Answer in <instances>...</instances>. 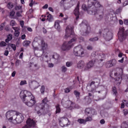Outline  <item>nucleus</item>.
Returning a JSON list of instances; mask_svg holds the SVG:
<instances>
[{
	"instance_id": "72a5a7b5",
	"label": "nucleus",
	"mask_w": 128,
	"mask_h": 128,
	"mask_svg": "<svg viewBox=\"0 0 128 128\" xmlns=\"http://www.w3.org/2000/svg\"><path fill=\"white\" fill-rule=\"evenodd\" d=\"M39 109L40 108L38 106H36L35 108V110L36 111L37 113L38 114H40L41 112L40 111Z\"/></svg>"
},
{
	"instance_id": "c03bdc74",
	"label": "nucleus",
	"mask_w": 128,
	"mask_h": 128,
	"mask_svg": "<svg viewBox=\"0 0 128 128\" xmlns=\"http://www.w3.org/2000/svg\"><path fill=\"white\" fill-rule=\"evenodd\" d=\"M116 61L115 60H113L111 61V64H112V66L115 64H116Z\"/></svg>"
},
{
	"instance_id": "c756f323",
	"label": "nucleus",
	"mask_w": 128,
	"mask_h": 128,
	"mask_svg": "<svg viewBox=\"0 0 128 128\" xmlns=\"http://www.w3.org/2000/svg\"><path fill=\"white\" fill-rule=\"evenodd\" d=\"M62 72H66L67 70V68L65 66H62L61 67Z\"/></svg>"
},
{
	"instance_id": "473e14b6",
	"label": "nucleus",
	"mask_w": 128,
	"mask_h": 128,
	"mask_svg": "<svg viewBox=\"0 0 128 128\" xmlns=\"http://www.w3.org/2000/svg\"><path fill=\"white\" fill-rule=\"evenodd\" d=\"M74 94L76 95L77 98H79L80 94V93L79 92L76 90H75L74 91Z\"/></svg>"
},
{
	"instance_id": "e2e57ef3",
	"label": "nucleus",
	"mask_w": 128,
	"mask_h": 128,
	"mask_svg": "<svg viewBox=\"0 0 128 128\" xmlns=\"http://www.w3.org/2000/svg\"><path fill=\"white\" fill-rule=\"evenodd\" d=\"M16 71H14L13 72L12 74V77H14L16 74Z\"/></svg>"
},
{
	"instance_id": "2eb2a0df",
	"label": "nucleus",
	"mask_w": 128,
	"mask_h": 128,
	"mask_svg": "<svg viewBox=\"0 0 128 128\" xmlns=\"http://www.w3.org/2000/svg\"><path fill=\"white\" fill-rule=\"evenodd\" d=\"M48 46L47 44V47L45 49H43L42 47L40 48V50H43L42 54L46 58H47L48 57Z\"/></svg>"
},
{
	"instance_id": "338daca9",
	"label": "nucleus",
	"mask_w": 128,
	"mask_h": 128,
	"mask_svg": "<svg viewBox=\"0 0 128 128\" xmlns=\"http://www.w3.org/2000/svg\"><path fill=\"white\" fill-rule=\"evenodd\" d=\"M48 5L46 4L42 7V8H43L46 9L48 8Z\"/></svg>"
},
{
	"instance_id": "603ef678",
	"label": "nucleus",
	"mask_w": 128,
	"mask_h": 128,
	"mask_svg": "<svg viewBox=\"0 0 128 128\" xmlns=\"http://www.w3.org/2000/svg\"><path fill=\"white\" fill-rule=\"evenodd\" d=\"M20 24L22 27H23L24 25V22L22 20L20 22Z\"/></svg>"
},
{
	"instance_id": "b1692460",
	"label": "nucleus",
	"mask_w": 128,
	"mask_h": 128,
	"mask_svg": "<svg viewBox=\"0 0 128 128\" xmlns=\"http://www.w3.org/2000/svg\"><path fill=\"white\" fill-rule=\"evenodd\" d=\"M59 57V55L56 53H54L52 55V58L55 60H58Z\"/></svg>"
},
{
	"instance_id": "1a4fd4ad",
	"label": "nucleus",
	"mask_w": 128,
	"mask_h": 128,
	"mask_svg": "<svg viewBox=\"0 0 128 128\" xmlns=\"http://www.w3.org/2000/svg\"><path fill=\"white\" fill-rule=\"evenodd\" d=\"M60 125L62 127L66 126L70 124L68 119L66 118H62L59 119Z\"/></svg>"
},
{
	"instance_id": "4d7b16f0",
	"label": "nucleus",
	"mask_w": 128,
	"mask_h": 128,
	"mask_svg": "<svg viewBox=\"0 0 128 128\" xmlns=\"http://www.w3.org/2000/svg\"><path fill=\"white\" fill-rule=\"evenodd\" d=\"M30 6H32L34 2L32 0H30Z\"/></svg>"
},
{
	"instance_id": "052dcab7",
	"label": "nucleus",
	"mask_w": 128,
	"mask_h": 128,
	"mask_svg": "<svg viewBox=\"0 0 128 128\" xmlns=\"http://www.w3.org/2000/svg\"><path fill=\"white\" fill-rule=\"evenodd\" d=\"M105 121L103 119H102L100 121V123L101 124H104Z\"/></svg>"
},
{
	"instance_id": "5fc2aeb1",
	"label": "nucleus",
	"mask_w": 128,
	"mask_h": 128,
	"mask_svg": "<svg viewBox=\"0 0 128 128\" xmlns=\"http://www.w3.org/2000/svg\"><path fill=\"white\" fill-rule=\"evenodd\" d=\"M54 66V64L52 63H49L48 64V66L49 67L52 68Z\"/></svg>"
},
{
	"instance_id": "7c9ffc66",
	"label": "nucleus",
	"mask_w": 128,
	"mask_h": 128,
	"mask_svg": "<svg viewBox=\"0 0 128 128\" xmlns=\"http://www.w3.org/2000/svg\"><path fill=\"white\" fill-rule=\"evenodd\" d=\"M78 121L80 124H85L86 122L85 120L80 118L78 119Z\"/></svg>"
},
{
	"instance_id": "58836bf2",
	"label": "nucleus",
	"mask_w": 128,
	"mask_h": 128,
	"mask_svg": "<svg viewBox=\"0 0 128 128\" xmlns=\"http://www.w3.org/2000/svg\"><path fill=\"white\" fill-rule=\"evenodd\" d=\"M26 84V81L25 80H22L21 81L20 84L21 86L23 85Z\"/></svg>"
},
{
	"instance_id": "bb28decb",
	"label": "nucleus",
	"mask_w": 128,
	"mask_h": 128,
	"mask_svg": "<svg viewBox=\"0 0 128 128\" xmlns=\"http://www.w3.org/2000/svg\"><path fill=\"white\" fill-rule=\"evenodd\" d=\"M105 66L107 68H110L112 66V65L111 64V61H109L107 62L105 64Z\"/></svg>"
},
{
	"instance_id": "4be33fe9",
	"label": "nucleus",
	"mask_w": 128,
	"mask_h": 128,
	"mask_svg": "<svg viewBox=\"0 0 128 128\" xmlns=\"http://www.w3.org/2000/svg\"><path fill=\"white\" fill-rule=\"evenodd\" d=\"M47 19L50 22H51L53 20V18L52 16L50 14H49L48 12H47Z\"/></svg>"
},
{
	"instance_id": "0e129e2a",
	"label": "nucleus",
	"mask_w": 128,
	"mask_h": 128,
	"mask_svg": "<svg viewBox=\"0 0 128 128\" xmlns=\"http://www.w3.org/2000/svg\"><path fill=\"white\" fill-rule=\"evenodd\" d=\"M26 37V35L25 34H24L22 35L21 36V38L22 40H24Z\"/></svg>"
},
{
	"instance_id": "e433bc0d",
	"label": "nucleus",
	"mask_w": 128,
	"mask_h": 128,
	"mask_svg": "<svg viewBox=\"0 0 128 128\" xmlns=\"http://www.w3.org/2000/svg\"><path fill=\"white\" fill-rule=\"evenodd\" d=\"M92 118L91 116H89V117H87L85 120L86 122L87 121H90L92 120Z\"/></svg>"
},
{
	"instance_id": "c85d7f7f",
	"label": "nucleus",
	"mask_w": 128,
	"mask_h": 128,
	"mask_svg": "<svg viewBox=\"0 0 128 128\" xmlns=\"http://www.w3.org/2000/svg\"><path fill=\"white\" fill-rule=\"evenodd\" d=\"M104 54H100L99 56H98V59L97 60H98V61H99L100 60L101 61H102L103 59L102 58L104 57Z\"/></svg>"
},
{
	"instance_id": "f8f14e48",
	"label": "nucleus",
	"mask_w": 128,
	"mask_h": 128,
	"mask_svg": "<svg viewBox=\"0 0 128 128\" xmlns=\"http://www.w3.org/2000/svg\"><path fill=\"white\" fill-rule=\"evenodd\" d=\"M29 86L32 90H35L38 88L39 85L38 82L35 81H33L29 82Z\"/></svg>"
},
{
	"instance_id": "6ab92c4d",
	"label": "nucleus",
	"mask_w": 128,
	"mask_h": 128,
	"mask_svg": "<svg viewBox=\"0 0 128 128\" xmlns=\"http://www.w3.org/2000/svg\"><path fill=\"white\" fill-rule=\"evenodd\" d=\"M12 28L15 30L14 32V36H18L20 34V32L19 31V30H20L19 28L18 27H13Z\"/></svg>"
},
{
	"instance_id": "7ed1b4c3",
	"label": "nucleus",
	"mask_w": 128,
	"mask_h": 128,
	"mask_svg": "<svg viewBox=\"0 0 128 128\" xmlns=\"http://www.w3.org/2000/svg\"><path fill=\"white\" fill-rule=\"evenodd\" d=\"M20 96L23 102L29 107L34 105L36 102V98L30 92L26 90H22Z\"/></svg>"
},
{
	"instance_id": "cd10ccee",
	"label": "nucleus",
	"mask_w": 128,
	"mask_h": 128,
	"mask_svg": "<svg viewBox=\"0 0 128 128\" xmlns=\"http://www.w3.org/2000/svg\"><path fill=\"white\" fill-rule=\"evenodd\" d=\"M30 43V42L29 41H25L23 42V45L25 46H28L29 45Z\"/></svg>"
},
{
	"instance_id": "ea45409f",
	"label": "nucleus",
	"mask_w": 128,
	"mask_h": 128,
	"mask_svg": "<svg viewBox=\"0 0 128 128\" xmlns=\"http://www.w3.org/2000/svg\"><path fill=\"white\" fill-rule=\"evenodd\" d=\"M98 40V38L97 37H95L94 38H91L90 39V40L91 41H94L96 40Z\"/></svg>"
},
{
	"instance_id": "09e8293b",
	"label": "nucleus",
	"mask_w": 128,
	"mask_h": 128,
	"mask_svg": "<svg viewBox=\"0 0 128 128\" xmlns=\"http://www.w3.org/2000/svg\"><path fill=\"white\" fill-rule=\"evenodd\" d=\"M22 8V6L20 5H18L17 6L16 8V10L21 9Z\"/></svg>"
},
{
	"instance_id": "774afa93",
	"label": "nucleus",
	"mask_w": 128,
	"mask_h": 128,
	"mask_svg": "<svg viewBox=\"0 0 128 128\" xmlns=\"http://www.w3.org/2000/svg\"><path fill=\"white\" fill-rule=\"evenodd\" d=\"M22 128H30V127H28V126H27V125H26L23 127Z\"/></svg>"
},
{
	"instance_id": "2f4dec72",
	"label": "nucleus",
	"mask_w": 128,
	"mask_h": 128,
	"mask_svg": "<svg viewBox=\"0 0 128 128\" xmlns=\"http://www.w3.org/2000/svg\"><path fill=\"white\" fill-rule=\"evenodd\" d=\"M72 63L71 62H66V65L67 67H69L72 65Z\"/></svg>"
},
{
	"instance_id": "864d4df0",
	"label": "nucleus",
	"mask_w": 128,
	"mask_h": 128,
	"mask_svg": "<svg viewBox=\"0 0 128 128\" xmlns=\"http://www.w3.org/2000/svg\"><path fill=\"white\" fill-rule=\"evenodd\" d=\"M20 62V61L19 60H17L16 61V63H15L16 65V66H18Z\"/></svg>"
},
{
	"instance_id": "a211bd4d",
	"label": "nucleus",
	"mask_w": 128,
	"mask_h": 128,
	"mask_svg": "<svg viewBox=\"0 0 128 128\" xmlns=\"http://www.w3.org/2000/svg\"><path fill=\"white\" fill-rule=\"evenodd\" d=\"M104 37L107 40H110L112 38V34L110 32H108L106 34L104 35Z\"/></svg>"
},
{
	"instance_id": "bf43d9fd",
	"label": "nucleus",
	"mask_w": 128,
	"mask_h": 128,
	"mask_svg": "<svg viewBox=\"0 0 128 128\" xmlns=\"http://www.w3.org/2000/svg\"><path fill=\"white\" fill-rule=\"evenodd\" d=\"M124 104H125V103H124V102H122L121 104V108H123L124 107Z\"/></svg>"
},
{
	"instance_id": "a878e982",
	"label": "nucleus",
	"mask_w": 128,
	"mask_h": 128,
	"mask_svg": "<svg viewBox=\"0 0 128 128\" xmlns=\"http://www.w3.org/2000/svg\"><path fill=\"white\" fill-rule=\"evenodd\" d=\"M56 113L58 114L60 113L61 111V109L60 108V105L59 104H57L56 106Z\"/></svg>"
},
{
	"instance_id": "c9c22d12",
	"label": "nucleus",
	"mask_w": 128,
	"mask_h": 128,
	"mask_svg": "<svg viewBox=\"0 0 128 128\" xmlns=\"http://www.w3.org/2000/svg\"><path fill=\"white\" fill-rule=\"evenodd\" d=\"M70 89H71L70 88H67L64 89V92L66 93H68L70 91Z\"/></svg>"
},
{
	"instance_id": "3c124183",
	"label": "nucleus",
	"mask_w": 128,
	"mask_h": 128,
	"mask_svg": "<svg viewBox=\"0 0 128 128\" xmlns=\"http://www.w3.org/2000/svg\"><path fill=\"white\" fill-rule=\"evenodd\" d=\"M112 90L114 94H116V88L115 87H113L112 88Z\"/></svg>"
},
{
	"instance_id": "5701e85b",
	"label": "nucleus",
	"mask_w": 128,
	"mask_h": 128,
	"mask_svg": "<svg viewBox=\"0 0 128 128\" xmlns=\"http://www.w3.org/2000/svg\"><path fill=\"white\" fill-rule=\"evenodd\" d=\"M12 35L11 34H9L7 37V38L6 40V42H8L10 41L12 39Z\"/></svg>"
},
{
	"instance_id": "0eeeda50",
	"label": "nucleus",
	"mask_w": 128,
	"mask_h": 128,
	"mask_svg": "<svg viewBox=\"0 0 128 128\" xmlns=\"http://www.w3.org/2000/svg\"><path fill=\"white\" fill-rule=\"evenodd\" d=\"M122 73V68H116L114 72V75L115 76H118L116 77V80L118 82H117L118 84H120L121 82V79L120 77Z\"/></svg>"
},
{
	"instance_id": "6e6552de",
	"label": "nucleus",
	"mask_w": 128,
	"mask_h": 128,
	"mask_svg": "<svg viewBox=\"0 0 128 128\" xmlns=\"http://www.w3.org/2000/svg\"><path fill=\"white\" fill-rule=\"evenodd\" d=\"M124 28L121 27L120 28V31L118 33V38L120 41H122L125 38L126 36L128 35V31L124 32Z\"/></svg>"
},
{
	"instance_id": "49530a36",
	"label": "nucleus",
	"mask_w": 128,
	"mask_h": 128,
	"mask_svg": "<svg viewBox=\"0 0 128 128\" xmlns=\"http://www.w3.org/2000/svg\"><path fill=\"white\" fill-rule=\"evenodd\" d=\"M94 82H92L90 84V86L92 88H93L94 86H95Z\"/></svg>"
},
{
	"instance_id": "aec40b11",
	"label": "nucleus",
	"mask_w": 128,
	"mask_h": 128,
	"mask_svg": "<svg viewBox=\"0 0 128 128\" xmlns=\"http://www.w3.org/2000/svg\"><path fill=\"white\" fill-rule=\"evenodd\" d=\"M84 65V62L83 61H80L77 64V67L79 68H82Z\"/></svg>"
},
{
	"instance_id": "79ce46f5",
	"label": "nucleus",
	"mask_w": 128,
	"mask_h": 128,
	"mask_svg": "<svg viewBox=\"0 0 128 128\" xmlns=\"http://www.w3.org/2000/svg\"><path fill=\"white\" fill-rule=\"evenodd\" d=\"M82 7V9L84 10H86L87 9V8L86 7V5L84 4H83Z\"/></svg>"
},
{
	"instance_id": "a18cd8bd",
	"label": "nucleus",
	"mask_w": 128,
	"mask_h": 128,
	"mask_svg": "<svg viewBox=\"0 0 128 128\" xmlns=\"http://www.w3.org/2000/svg\"><path fill=\"white\" fill-rule=\"evenodd\" d=\"M6 45V43L4 42H2L0 43V46H4Z\"/></svg>"
},
{
	"instance_id": "f3484780",
	"label": "nucleus",
	"mask_w": 128,
	"mask_h": 128,
	"mask_svg": "<svg viewBox=\"0 0 128 128\" xmlns=\"http://www.w3.org/2000/svg\"><path fill=\"white\" fill-rule=\"evenodd\" d=\"M95 62V61L93 60L89 62L87 64L86 69V70H87L92 67L93 66Z\"/></svg>"
},
{
	"instance_id": "ddd939ff",
	"label": "nucleus",
	"mask_w": 128,
	"mask_h": 128,
	"mask_svg": "<svg viewBox=\"0 0 128 128\" xmlns=\"http://www.w3.org/2000/svg\"><path fill=\"white\" fill-rule=\"evenodd\" d=\"M85 113L88 116H92L96 114V112L94 109H91L90 108H87L86 109Z\"/></svg>"
},
{
	"instance_id": "4468645a",
	"label": "nucleus",
	"mask_w": 128,
	"mask_h": 128,
	"mask_svg": "<svg viewBox=\"0 0 128 128\" xmlns=\"http://www.w3.org/2000/svg\"><path fill=\"white\" fill-rule=\"evenodd\" d=\"M27 125L28 127H30L34 126L35 125V122L33 119L29 118L27 120L26 122Z\"/></svg>"
},
{
	"instance_id": "f03ea898",
	"label": "nucleus",
	"mask_w": 128,
	"mask_h": 128,
	"mask_svg": "<svg viewBox=\"0 0 128 128\" xmlns=\"http://www.w3.org/2000/svg\"><path fill=\"white\" fill-rule=\"evenodd\" d=\"M96 0H94L96 2L95 4H93V2H90V0L88 1V8H90V10L88 11V13L90 14L95 15V16L98 19H101L103 17V14H100V10L103 9V8L100 3L96 1Z\"/></svg>"
},
{
	"instance_id": "393cba45",
	"label": "nucleus",
	"mask_w": 128,
	"mask_h": 128,
	"mask_svg": "<svg viewBox=\"0 0 128 128\" xmlns=\"http://www.w3.org/2000/svg\"><path fill=\"white\" fill-rule=\"evenodd\" d=\"M7 6L9 9H11L14 6L13 4L10 2H8L7 4Z\"/></svg>"
},
{
	"instance_id": "423d86ee",
	"label": "nucleus",
	"mask_w": 128,
	"mask_h": 128,
	"mask_svg": "<svg viewBox=\"0 0 128 128\" xmlns=\"http://www.w3.org/2000/svg\"><path fill=\"white\" fill-rule=\"evenodd\" d=\"M18 112L13 110H10L7 112L6 114L7 118L10 122H12L16 118V115H18Z\"/></svg>"
},
{
	"instance_id": "680f3d73",
	"label": "nucleus",
	"mask_w": 128,
	"mask_h": 128,
	"mask_svg": "<svg viewBox=\"0 0 128 128\" xmlns=\"http://www.w3.org/2000/svg\"><path fill=\"white\" fill-rule=\"evenodd\" d=\"M8 54V51L7 50H6L5 51L4 54L6 56H7Z\"/></svg>"
},
{
	"instance_id": "f257e3e1",
	"label": "nucleus",
	"mask_w": 128,
	"mask_h": 128,
	"mask_svg": "<svg viewBox=\"0 0 128 128\" xmlns=\"http://www.w3.org/2000/svg\"><path fill=\"white\" fill-rule=\"evenodd\" d=\"M73 27L70 25L67 26L66 29L64 37L68 38L69 37L72 38L68 42H64L62 45L61 49L63 51H67L69 50L74 46L75 42L77 40V36L74 32Z\"/></svg>"
},
{
	"instance_id": "a19ab883",
	"label": "nucleus",
	"mask_w": 128,
	"mask_h": 128,
	"mask_svg": "<svg viewBox=\"0 0 128 128\" xmlns=\"http://www.w3.org/2000/svg\"><path fill=\"white\" fill-rule=\"evenodd\" d=\"M16 23L15 21L13 20H12L10 22V25L12 26H14Z\"/></svg>"
},
{
	"instance_id": "f704fd0d",
	"label": "nucleus",
	"mask_w": 128,
	"mask_h": 128,
	"mask_svg": "<svg viewBox=\"0 0 128 128\" xmlns=\"http://www.w3.org/2000/svg\"><path fill=\"white\" fill-rule=\"evenodd\" d=\"M45 87L42 86H41L40 89V91L42 94H44V92Z\"/></svg>"
},
{
	"instance_id": "4c0bfd02",
	"label": "nucleus",
	"mask_w": 128,
	"mask_h": 128,
	"mask_svg": "<svg viewBox=\"0 0 128 128\" xmlns=\"http://www.w3.org/2000/svg\"><path fill=\"white\" fill-rule=\"evenodd\" d=\"M123 112L124 116H126L128 114V110L126 109L124 110Z\"/></svg>"
},
{
	"instance_id": "6e6d98bb",
	"label": "nucleus",
	"mask_w": 128,
	"mask_h": 128,
	"mask_svg": "<svg viewBox=\"0 0 128 128\" xmlns=\"http://www.w3.org/2000/svg\"><path fill=\"white\" fill-rule=\"evenodd\" d=\"M124 22L125 24L128 25V19L125 20Z\"/></svg>"
},
{
	"instance_id": "13d9d810",
	"label": "nucleus",
	"mask_w": 128,
	"mask_h": 128,
	"mask_svg": "<svg viewBox=\"0 0 128 128\" xmlns=\"http://www.w3.org/2000/svg\"><path fill=\"white\" fill-rule=\"evenodd\" d=\"M87 48L88 50H91L92 49V47L91 46H87Z\"/></svg>"
},
{
	"instance_id": "412c9836",
	"label": "nucleus",
	"mask_w": 128,
	"mask_h": 128,
	"mask_svg": "<svg viewBox=\"0 0 128 128\" xmlns=\"http://www.w3.org/2000/svg\"><path fill=\"white\" fill-rule=\"evenodd\" d=\"M59 23V20H56L54 24V26L55 28L58 30H59L60 28Z\"/></svg>"
},
{
	"instance_id": "39448f33",
	"label": "nucleus",
	"mask_w": 128,
	"mask_h": 128,
	"mask_svg": "<svg viewBox=\"0 0 128 128\" xmlns=\"http://www.w3.org/2000/svg\"><path fill=\"white\" fill-rule=\"evenodd\" d=\"M74 53L76 56H82L84 54V50L80 45L75 47L74 49Z\"/></svg>"
},
{
	"instance_id": "37998d69",
	"label": "nucleus",
	"mask_w": 128,
	"mask_h": 128,
	"mask_svg": "<svg viewBox=\"0 0 128 128\" xmlns=\"http://www.w3.org/2000/svg\"><path fill=\"white\" fill-rule=\"evenodd\" d=\"M10 46L14 50H16V46L15 44H12L10 45Z\"/></svg>"
},
{
	"instance_id": "69168bd1",
	"label": "nucleus",
	"mask_w": 128,
	"mask_h": 128,
	"mask_svg": "<svg viewBox=\"0 0 128 128\" xmlns=\"http://www.w3.org/2000/svg\"><path fill=\"white\" fill-rule=\"evenodd\" d=\"M48 10L50 11H51L52 12H54V10L51 7H49L48 8Z\"/></svg>"
},
{
	"instance_id": "dca6fc26",
	"label": "nucleus",
	"mask_w": 128,
	"mask_h": 128,
	"mask_svg": "<svg viewBox=\"0 0 128 128\" xmlns=\"http://www.w3.org/2000/svg\"><path fill=\"white\" fill-rule=\"evenodd\" d=\"M79 6L78 4L76 7L75 8L74 11V14L76 16V19L77 20L78 18L79 12L78 11Z\"/></svg>"
},
{
	"instance_id": "9b49d317",
	"label": "nucleus",
	"mask_w": 128,
	"mask_h": 128,
	"mask_svg": "<svg viewBox=\"0 0 128 128\" xmlns=\"http://www.w3.org/2000/svg\"><path fill=\"white\" fill-rule=\"evenodd\" d=\"M42 103L40 105V110L44 109L45 111H48V109L49 108L48 105L46 104L47 102V99L46 98H44L42 101Z\"/></svg>"
},
{
	"instance_id": "de8ad7c7",
	"label": "nucleus",
	"mask_w": 128,
	"mask_h": 128,
	"mask_svg": "<svg viewBox=\"0 0 128 128\" xmlns=\"http://www.w3.org/2000/svg\"><path fill=\"white\" fill-rule=\"evenodd\" d=\"M5 24V22H4L3 24H2L0 26V30H2L3 28L4 24Z\"/></svg>"
},
{
	"instance_id": "8fccbe9b",
	"label": "nucleus",
	"mask_w": 128,
	"mask_h": 128,
	"mask_svg": "<svg viewBox=\"0 0 128 128\" xmlns=\"http://www.w3.org/2000/svg\"><path fill=\"white\" fill-rule=\"evenodd\" d=\"M14 12L13 11H11L10 13V16H11L13 17L14 16Z\"/></svg>"
},
{
	"instance_id": "9d476101",
	"label": "nucleus",
	"mask_w": 128,
	"mask_h": 128,
	"mask_svg": "<svg viewBox=\"0 0 128 128\" xmlns=\"http://www.w3.org/2000/svg\"><path fill=\"white\" fill-rule=\"evenodd\" d=\"M24 119L23 115L18 112V115H16V118L13 120V123L14 124L20 123L23 121Z\"/></svg>"
},
{
	"instance_id": "20e7f679",
	"label": "nucleus",
	"mask_w": 128,
	"mask_h": 128,
	"mask_svg": "<svg viewBox=\"0 0 128 128\" xmlns=\"http://www.w3.org/2000/svg\"><path fill=\"white\" fill-rule=\"evenodd\" d=\"M47 44L40 38L36 37L32 42V46L34 50H40L41 47H42L43 49L46 48Z\"/></svg>"
}]
</instances>
